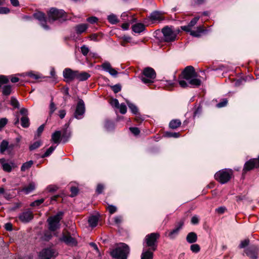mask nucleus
<instances>
[{
	"label": "nucleus",
	"instance_id": "f257e3e1",
	"mask_svg": "<svg viewBox=\"0 0 259 259\" xmlns=\"http://www.w3.org/2000/svg\"><path fill=\"white\" fill-rule=\"evenodd\" d=\"M182 78L188 81L187 82L184 80H180L179 81L180 85L183 88L189 87L195 88L201 85V80L197 78V73L196 72L194 68L192 66H187L182 72Z\"/></svg>",
	"mask_w": 259,
	"mask_h": 259
},
{
	"label": "nucleus",
	"instance_id": "f03ea898",
	"mask_svg": "<svg viewBox=\"0 0 259 259\" xmlns=\"http://www.w3.org/2000/svg\"><path fill=\"white\" fill-rule=\"evenodd\" d=\"M130 253V248L127 245L121 243L110 251V255L115 259H127Z\"/></svg>",
	"mask_w": 259,
	"mask_h": 259
},
{
	"label": "nucleus",
	"instance_id": "7ed1b4c3",
	"mask_svg": "<svg viewBox=\"0 0 259 259\" xmlns=\"http://www.w3.org/2000/svg\"><path fill=\"white\" fill-rule=\"evenodd\" d=\"M64 212L60 211L55 215L50 217L47 222L49 225V229L51 231L54 232L60 228V221L62 219L64 215Z\"/></svg>",
	"mask_w": 259,
	"mask_h": 259
},
{
	"label": "nucleus",
	"instance_id": "20e7f679",
	"mask_svg": "<svg viewBox=\"0 0 259 259\" xmlns=\"http://www.w3.org/2000/svg\"><path fill=\"white\" fill-rule=\"evenodd\" d=\"M48 21L53 23L56 20L64 21L66 20L65 12L63 10L52 8L48 13Z\"/></svg>",
	"mask_w": 259,
	"mask_h": 259
},
{
	"label": "nucleus",
	"instance_id": "39448f33",
	"mask_svg": "<svg viewBox=\"0 0 259 259\" xmlns=\"http://www.w3.org/2000/svg\"><path fill=\"white\" fill-rule=\"evenodd\" d=\"M156 75V72L152 68L146 67L143 71L141 79L145 84H151L154 82Z\"/></svg>",
	"mask_w": 259,
	"mask_h": 259
},
{
	"label": "nucleus",
	"instance_id": "423d86ee",
	"mask_svg": "<svg viewBox=\"0 0 259 259\" xmlns=\"http://www.w3.org/2000/svg\"><path fill=\"white\" fill-rule=\"evenodd\" d=\"M232 172V169L225 168L216 172L214 178L217 181L224 184L227 183L231 179Z\"/></svg>",
	"mask_w": 259,
	"mask_h": 259
},
{
	"label": "nucleus",
	"instance_id": "0eeeda50",
	"mask_svg": "<svg viewBox=\"0 0 259 259\" xmlns=\"http://www.w3.org/2000/svg\"><path fill=\"white\" fill-rule=\"evenodd\" d=\"M159 237L158 233H152L146 236L145 242L146 246L149 247L148 249L155 251L157 249V240Z\"/></svg>",
	"mask_w": 259,
	"mask_h": 259
},
{
	"label": "nucleus",
	"instance_id": "6e6552de",
	"mask_svg": "<svg viewBox=\"0 0 259 259\" xmlns=\"http://www.w3.org/2000/svg\"><path fill=\"white\" fill-rule=\"evenodd\" d=\"M161 32L163 34L162 39L164 41L169 42L176 40L177 34L171 27L165 26L162 29Z\"/></svg>",
	"mask_w": 259,
	"mask_h": 259
},
{
	"label": "nucleus",
	"instance_id": "1a4fd4ad",
	"mask_svg": "<svg viewBox=\"0 0 259 259\" xmlns=\"http://www.w3.org/2000/svg\"><path fill=\"white\" fill-rule=\"evenodd\" d=\"M57 251L54 248L49 247L43 249L39 252L38 259H51L58 255Z\"/></svg>",
	"mask_w": 259,
	"mask_h": 259
},
{
	"label": "nucleus",
	"instance_id": "9d476101",
	"mask_svg": "<svg viewBox=\"0 0 259 259\" xmlns=\"http://www.w3.org/2000/svg\"><path fill=\"white\" fill-rule=\"evenodd\" d=\"M85 111V104L82 99H79L74 113V117L77 119H81L84 116Z\"/></svg>",
	"mask_w": 259,
	"mask_h": 259
},
{
	"label": "nucleus",
	"instance_id": "9b49d317",
	"mask_svg": "<svg viewBox=\"0 0 259 259\" xmlns=\"http://www.w3.org/2000/svg\"><path fill=\"white\" fill-rule=\"evenodd\" d=\"M33 217L32 211L30 209H27L20 213L18 218L21 222L23 223H28L33 219Z\"/></svg>",
	"mask_w": 259,
	"mask_h": 259
},
{
	"label": "nucleus",
	"instance_id": "f8f14e48",
	"mask_svg": "<svg viewBox=\"0 0 259 259\" xmlns=\"http://www.w3.org/2000/svg\"><path fill=\"white\" fill-rule=\"evenodd\" d=\"M259 167V155L257 158L250 159L245 162L243 167V171L246 172L254 168Z\"/></svg>",
	"mask_w": 259,
	"mask_h": 259
},
{
	"label": "nucleus",
	"instance_id": "ddd939ff",
	"mask_svg": "<svg viewBox=\"0 0 259 259\" xmlns=\"http://www.w3.org/2000/svg\"><path fill=\"white\" fill-rule=\"evenodd\" d=\"M34 17L39 21L41 26L46 30L50 29V27L46 24L47 19L45 14L41 12H38L33 14Z\"/></svg>",
	"mask_w": 259,
	"mask_h": 259
},
{
	"label": "nucleus",
	"instance_id": "4468645a",
	"mask_svg": "<svg viewBox=\"0 0 259 259\" xmlns=\"http://www.w3.org/2000/svg\"><path fill=\"white\" fill-rule=\"evenodd\" d=\"M77 70H73L70 68H65L63 72V77L66 79V82L72 81L76 79Z\"/></svg>",
	"mask_w": 259,
	"mask_h": 259
},
{
	"label": "nucleus",
	"instance_id": "2eb2a0df",
	"mask_svg": "<svg viewBox=\"0 0 259 259\" xmlns=\"http://www.w3.org/2000/svg\"><path fill=\"white\" fill-rule=\"evenodd\" d=\"M0 163L5 171L10 172L13 168L17 167V165L13 161L6 162L4 158H0Z\"/></svg>",
	"mask_w": 259,
	"mask_h": 259
},
{
	"label": "nucleus",
	"instance_id": "dca6fc26",
	"mask_svg": "<svg viewBox=\"0 0 259 259\" xmlns=\"http://www.w3.org/2000/svg\"><path fill=\"white\" fill-rule=\"evenodd\" d=\"M246 254L252 259H257L259 248L256 246H252L244 250Z\"/></svg>",
	"mask_w": 259,
	"mask_h": 259
},
{
	"label": "nucleus",
	"instance_id": "f3484780",
	"mask_svg": "<svg viewBox=\"0 0 259 259\" xmlns=\"http://www.w3.org/2000/svg\"><path fill=\"white\" fill-rule=\"evenodd\" d=\"M60 240L69 245L75 246L77 244L76 240L74 238L71 236L70 233L63 235Z\"/></svg>",
	"mask_w": 259,
	"mask_h": 259
},
{
	"label": "nucleus",
	"instance_id": "a211bd4d",
	"mask_svg": "<svg viewBox=\"0 0 259 259\" xmlns=\"http://www.w3.org/2000/svg\"><path fill=\"white\" fill-rule=\"evenodd\" d=\"M103 69L108 72L111 75L116 76L118 74L117 71L113 68L108 62H105L102 64Z\"/></svg>",
	"mask_w": 259,
	"mask_h": 259
},
{
	"label": "nucleus",
	"instance_id": "6ab92c4d",
	"mask_svg": "<svg viewBox=\"0 0 259 259\" xmlns=\"http://www.w3.org/2000/svg\"><path fill=\"white\" fill-rule=\"evenodd\" d=\"M183 226V223L180 222L178 226H177L175 229L169 232L168 235L169 238L171 239H175L176 237L178 235L179 231L182 229Z\"/></svg>",
	"mask_w": 259,
	"mask_h": 259
},
{
	"label": "nucleus",
	"instance_id": "aec40b11",
	"mask_svg": "<svg viewBox=\"0 0 259 259\" xmlns=\"http://www.w3.org/2000/svg\"><path fill=\"white\" fill-rule=\"evenodd\" d=\"M199 19V17H195L192 19L189 23L187 25L183 26L181 27V29L186 32L190 31L192 27H193L197 22Z\"/></svg>",
	"mask_w": 259,
	"mask_h": 259
},
{
	"label": "nucleus",
	"instance_id": "412c9836",
	"mask_svg": "<svg viewBox=\"0 0 259 259\" xmlns=\"http://www.w3.org/2000/svg\"><path fill=\"white\" fill-rule=\"evenodd\" d=\"M153 251L151 249L144 248L141 254V259H153Z\"/></svg>",
	"mask_w": 259,
	"mask_h": 259
},
{
	"label": "nucleus",
	"instance_id": "4be33fe9",
	"mask_svg": "<svg viewBox=\"0 0 259 259\" xmlns=\"http://www.w3.org/2000/svg\"><path fill=\"white\" fill-rule=\"evenodd\" d=\"M61 140V132L60 131H55L52 135L51 140L55 143L58 144Z\"/></svg>",
	"mask_w": 259,
	"mask_h": 259
},
{
	"label": "nucleus",
	"instance_id": "5701e85b",
	"mask_svg": "<svg viewBox=\"0 0 259 259\" xmlns=\"http://www.w3.org/2000/svg\"><path fill=\"white\" fill-rule=\"evenodd\" d=\"M149 18L151 20L155 21H161L163 20L162 18V14L159 11H154L151 13Z\"/></svg>",
	"mask_w": 259,
	"mask_h": 259
},
{
	"label": "nucleus",
	"instance_id": "b1692460",
	"mask_svg": "<svg viewBox=\"0 0 259 259\" xmlns=\"http://www.w3.org/2000/svg\"><path fill=\"white\" fill-rule=\"evenodd\" d=\"M145 29V25L141 23H138L133 25L132 30L135 33H140Z\"/></svg>",
	"mask_w": 259,
	"mask_h": 259
},
{
	"label": "nucleus",
	"instance_id": "393cba45",
	"mask_svg": "<svg viewBox=\"0 0 259 259\" xmlns=\"http://www.w3.org/2000/svg\"><path fill=\"white\" fill-rule=\"evenodd\" d=\"M90 76L91 75L87 72H79L77 71L76 79L79 81H82L87 80Z\"/></svg>",
	"mask_w": 259,
	"mask_h": 259
},
{
	"label": "nucleus",
	"instance_id": "a878e982",
	"mask_svg": "<svg viewBox=\"0 0 259 259\" xmlns=\"http://www.w3.org/2000/svg\"><path fill=\"white\" fill-rule=\"evenodd\" d=\"M186 240L189 243H194L197 240V235L194 232H190L186 237Z\"/></svg>",
	"mask_w": 259,
	"mask_h": 259
},
{
	"label": "nucleus",
	"instance_id": "bb28decb",
	"mask_svg": "<svg viewBox=\"0 0 259 259\" xmlns=\"http://www.w3.org/2000/svg\"><path fill=\"white\" fill-rule=\"evenodd\" d=\"M2 94L4 96H8L12 93V88L11 85H5L2 89Z\"/></svg>",
	"mask_w": 259,
	"mask_h": 259
},
{
	"label": "nucleus",
	"instance_id": "cd10ccee",
	"mask_svg": "<svg viewBox=\"0 0 259 259\" xmlns=\"http://www.w3.org/2000/svg\"><path fill=\"white\" fill-rule=\"evenodd\" d=\"M88 28V25L86 24H80L75 26V29L77 34H81Z\"/></svg>",
	"mask_w": 259,
	"mask_h": 259
},
{
	"label": "nucleus",
	"instance_id": "c85d7f7f",
	"mask_svg": "<svg viewBox=\"0 0 259 259\" xmlns=\"http://www.w3.org/2000/svg\"><path fill=\"white\" fill-rule=\"evenodd\" d=\"M98 221L99 218L98 216L92 215L89 218L88 222L90 226L92 228H94L97 226Z\"/></svg>",
	"mask_w": 259,
	"mask_h": 259
},
{
	"label": "nucleus",
	"instance_id": "c756f323",
	"mask_svg": "<svg viewBox=\"0 0 259 259\" xmlns=\"http://www.w3.org/2000/svg\"><path fill=\"white\" fill-rule=\"evenodd\" d=\"M181 121L180 119H176L171 120L169 123V127L171 129H176L180 126Z\"/></svg>",
	"mask_w": 259,
	"mask_h": 259
},
{
	"label": "nucleus",
	"instance_id": "7c9ffc66",
	"mask_svg": "<svg viewBox=\"0 0 259 259\" xmlns=\"http://www.w3.org/2000/svg\"><path fill=\"white\" fill-rule=\"evenodd\" d=\"M126 104L128 106L131 111L135 115H137L139 112V110L137 107L134 104L131 103L128 100H126Z\"/></svg>",
	"mask_w": 259,
	"mask_h": 259
},
{
	"label": "nucleus",
	"instance_id": "2f4dec72",
	"mask_svg": "<svg viewBox=\"0 0 259 259\" xmlns=\"http://www.w3.org/2000/svg\"><path fill=\"white\" fill-rule=\"evenodd\" d=\"M35 189V184L33 183H30L27 186L24 187L22 189V191L26 194H28L31 192Z\"/></svg>",
	"mask_w": 259,
	"mask_h": 259
},
{
	"label": "nucleus",
	"instance_id": "473e14b6",
	"mask_svg": "<svg viewBox=\"0 0 259 259\" xmlns=\"http://www.w3.org/2000/svg\"><path fill=\"white\" fill-rule=\"evenodd\" d=\"M33 164V161L32 160H29L28 161H27V162L24 163L21 167V170L22 171H26V170H27L29 168H30Z\"/></svg>",
	"mask_w": 259,
	"mask_h": 259
},
{
	"label": "nucleus",
	"instance_id": "72a5a7b5",
	"mask_svg": "<svg viewBox=\"0 0 259 259\" xmlns=\"http://www.w3.org/2000/svg\"><path fill=\"white\" fill-rule=\"evenodd\" d=\"M21 124L24 128L28 127L29 126V119L28 116H23L21 118Z\"/></svg>",
	"mask_w": 259,
	"mask_h": 259
},
{
	"label": "nucleus",
	"instance_id": "f704fd0d",
	"mask_svg": "<svg viewBox=\"0 0 259 259\" xmlns=\"http://www.w3.org/2000/svg\"><path fill=\"white\" fill-rule=\"evenodd\" d=\"M9 143L6 140H3L0 144V151L4 153L8 148Z\"/></svg>",
	"mask_w": 259,
	"mask_h": 259
},
{
	"label": "nucleus",
	"instance_id": "c9c22d12",
	"mask_svg": "<svg viewBox=\"0 0 259 259\" xmlns=\"http://www.w3.org/2000/svg\"><path fill=\"white\" fill-rule=\"evenodd\" d=\"M56 148V146H51L49 149H48L47 150V151L45 152V153L43 155H41V157L45 158V157L49 156L53 153V152L55 150Z\"/></svg>",
	"mask_w": 259,
	"mask_h": 259
},
{
	"label": "nucleus",
	"instance_id": "e433bc0d",
	"mask_svg": "<svg viewBox=\"0 0 259 259\" xmlns=\"http://www.w3.org/2000/svg\"><path fill=\"white\" fill-rule=\"evenodd\" d=\"M164 136L167 138H178L180 137V135L179 133H176V132H166L164 133Z\"/></svg>",
	"mask_w": 259,
	"mask_h": 259
},
{
	"label": "nucleus",
	"instance_id": "4c0bfd02",
	"mask_svg": "<svg viewBox=\"0 0 259 259\" xmlns=\"http://www.w3.org/2000/svg\"><path fill=\"white\" fill-rule=\"evenodd\" d=\"M105 127L108 131H111L114 129V124L111 121L107 120L105 123Z\"/></svg>",
	"mask_w": 259,
	"mask_h": 259
},
{
	"label": "nucleus",
	"instance_id": "58836bf2",
	"mask_svg": "<svg viewBox=\"0 0 259 259\" xmlns=\"http://www.w3.org/2000/svg\"><path fill=\"white\" fill-rule=\"evenodd\" d=\"M107 19L108 21L112 24H114L118 22V19L116 15L114 14H111L108 16Z\"/></svg>",
	"mask_w": 259,
	"mask_h": 259
},
{
	"label": "nucleus",
	"instance_id": "ea45409f",
	"mask_svg": "<svg viewBox=\"0 0 259 259\" xmlns=\"http://www.w3.org/2000/svg\"><path fill=\"white\" fill-rule=\"evenodd\" d=\"M41 145V141H37L34 142L32 144L29 146V149L30 151L34 150L39 148Z\"/></svg>",
	"mask_w": 259,
	"mask_h": 259
},
{
	"label": "nucleus",
	"instance_id": "a19ab883",
	"mask_svg": "<svg viewBox=\"0 0 259 259\" xmlns=\"http://www.w3.org/2000/svg\"><path fill=\"white\" fill-rule=\"evenodd\" d=\"M44 128H45L44 124H41L40 126H39L38 127V128H37V130L36 131V134L35 135V136H34L35 139L39 137L41 135V133H42V132L44 130Z\"/></svg>",
	"mask_w": 259,
	"mask_h": 259
},
{
	"label": "nucleus",
	"instance_id": "79ce46f5",
	"mask_svg": "<svg viewBox=\"0 0 259 259\" xmlns=\"http://www.w3.org/2000/svg\"><path fill=\"white\" fill-rule=\"evenodd\" d=\"M190 249L193 252L198 253L200 250V247L198 244H193L191 245Z\"/></svg>",
	"mask_w": 259,
	"mask_h": 259
},
{
	"label": "nucleus",
	"instance_id": "37998d69",
	"mask_svg": "<svg viewBox=\"0 0 259 259\" xmlns=\"http://www.w3.org/2000/svg\"><path fill=\"white\" fill-rule=\"evenodd\" d=\"M11 105L15 108H18L19 107V103L18 100L14 97H12L11 98Z\"/></svg>",
	"mask_w": 259,
	"mask_h": 259
},
{
	"label": "nucleus",
	"instance_id": "c03bdc74",
	"mask_svg": "<svg viewBox=\"0 0 259 259\" xmlns=\"http://www.w3.org/2000/svg\"><path fill=\"white\" fill-rule=\"evenodd\" d=\"M80 51L83 56H86L89 53L90 50L86 45H83L80 47Z\"/></svg>",
	"mask_w": 259,
	"mask_h": 259
},
{
	"label": "nucleus",
	"instance_id": "a18cd8bd",
	"mask_svg": "<svg viewBox=\"0 0 259 259\" xmlns=\"http://www.w3.org/2000/svg\"><path fill=\"white\" fill-rule=\"evenodd\" d=\"M117 109H119L120 113L122 114H125L127 111L126 106L124 103H121V104H119Z\"/></svg>",
	"mask_w": 259,
	"mask_h": 259
},
{
	"label": "nucleus",
	"instance_id": "49530a36",
	"mask_svg": "<svg viewBox=\"0 0 259 259\" xmlns=\"http://www.w3.org/2000/svg\"><path fill=\"white\" fill-rule=\"evenodd\" d=\"M1 195H3L4 197L7 200L10 197V194L6 192L3 188H0V196Z\"/></svg>",
	"mask_w": 259,
	"mask_h": 259
},
{
	"label": "nucleus",
	"instance_id": "de8ad7c7",
	"mask_svg": "<svg viewBox=\"0 0 259 259\" xmlns=\"http://www.w3.org/2000/svg\"><path fill=\"white\" fill-rule=\"evenodd\" d=\"M70 136V134L69 133L67 134V131L65 130L63 132L62 135L61 134V138L63 139V143L66 142L68 141Z\"/></svg>",
	"mask_w": 259,
	"mask_h": 259
},
{
	"label": "nucleus",
	"instance_id": "09e8293b",
	"mask_svg": "<svg viewBox=\"0 0 259 259\" xmlns=\"http://www.w3.org/2000/svg\"><path fill=\"white\" fill-rule=\"evenodd\" d=\"M45 201V199L44 198H41L40 199H37L32 202L31 203L30 206H38L41 204H42Z\"/></svg>",
	"mask_w": 259,
	"mask_h": 259
},
{
	"label": "nucleus",
	"instance_id": "8fccbe9b",
	"mask_svg": "<svg viewBox=\"0 0 259 259\" xmlns=\"http://www.w3.org/2000/svg\"><path fill=\"white\" fill-rule=\"evenodd\" d=\"M249 244V240L248 239H246L244 240H242L241 241L239 245V248H244L247 246H248Z\"/></svg>",
	"mask_w": 259,
	"mask_h": 259
},
{
	"label": "nucleus",
	"instance_id": "3c124183",
	"mask_svg": "<svg viewBox=\"0 0 259 259\" xmlns=\"http://www.w3.org/2000/svg\"><path fill=\"white\" fill-rule=\"evenodd\" d=\"M112 91L115 93L119 92L121 90V86L120 84H116L111 87Z\"/></svg>",
	"mask_w": 259,
	"mask_h": 259
},
{
	"label": "nucleus",
	"instance_id": "603ef678",
	"mask_svg": "<svg viewBox=\"0 0 259 259\" xmlns=\"http://www.w3.org/2000/svg\"><path fill=\"white\" fill-rule=\"evenodd\" d=\"M110 104L113 107L117 109L119 105V102L116 99H112L110 102Z\"/></svg>",
	"mask_w": 259,
	"mask_h": 259
},
{
	"label": "nucleus",
	"instance_id": "864d4df0",
	"mask_svg": "<svg viewBox=\"0 0 259 259\" xmlns=\"http://www.w3.org/2000/svg\"><path fill=\"white\" fill-rule=\"evenodd\" d=\"M26 75L35 79L40 78V76L38 74H34L32 71L26 73Z\"/></svg>",
	"mask_w": 259,
	"mask_h": 259
},
{
	"label": "nucleus",
	"instance_id": "5fc2aeb1",
	"mask_svg": "<svg viewBox=\"0 0 259 259\" xmlns=\"http://www.w3.org/2000/svg\"><path fill=\"white\" fill-rule=\"evenodd\" d=\"M9 82L8 78L4 75H0V87L5 83H7Z\"/></svg>",
	"mask_w": 259,
	"mask_h": 259
},
{
	"label": "nucleus",
	"instance_id": "6e6d98bb",
	"mask_svg": "<svg viewBox=\"0 0 259 259\" xmlns=\"http://www.w3.org/2000/svg\"><path fill=\"white\" fill-rule=\"evenodd\" d=\"M228 103V101L226 99H224L221 102H219L217 104V107L218 108H222L227 105Z\"/></svg>",
	"mask_w": 259,
	"mask_h": 259
},
{
	"label": "nucleus",
	"instance_id": "4d7b16f0",
	"mask_svg": "<svg viewBox=\"0 0 259 259\" xmlns=\"http://www.w3.org/2000/svg\"><path fill=\"white\" fill-rule=\"evenodd\" d=\"M130 130L135 136L138 135L140 133L139 128L136 127H130Z\"/></svg>",
	"mask_w": 259,
	"mask_h": 259
},
{
	"label": "nucleus",
	"instance_id": "13d9d810",
	"mask_svg": "<svg viewBox=\"0 0 259 259\" xmlns=\"http://www.w3.org/2000/svg\"><path fill=\"white\" fill-rule=\"evenodd\" d=\"M70 191L71 192L70 196L71 197H73L77 195V194L78 193V190L75 187H72L70 189Z\"/></svg>",
	"mask_w": 259,
	"mask_h": 259
},
{
	"label": "nucleus",
	"instance_id": "bf43d9fd",
	"mask_svg": "<svg viewBox=\"0 0 259 259\" xmlns=\"http://www.w3.org/2000/svg\"><path fill=\"white\" fill-rule=\"evenodd\" d=\"M107 209L110 214L114 213L117 210L116 207L112 205H108Z\"/></svg>",
	"mask_w": 259,
	"mask_h": 259
},
{
	"label": "nucleus",
	"instance_id": "052dcab7",
	"mask_svg": "<svg viewBox=\"0 0 259 259\" xmlns=\"http://www.w3.org/2000/svg\"><path fill=\"white\" fill-rule=\"evenodd\" d=\"M56 109L55 104L53 102V98H52L50 105V114H52Z\"/></svg>",
	"mask_w": 259,
	"mask_h": 259
},
{
	"label": "nucleus",
	"instance_id": "680f3d73",
	"mask_svg": "<svg viewBox=\"0 0 259 259\" xmlns=\"http://www.w3.org/2000/svg\"><path fill=\"white\" fill-rule=\"evenodd\" d=\"M8 123V119L6 118L0 119V128L4 127Z\"/></svg>",
	"mask_w": 259,
	"mask_h": 259
},
{
	"label": "nucleus",
	"instance_id": "e2e57ef3",
	"mask_svg": "<svg viewBox=\"0 0 259 259\" xmlns=\"http://www.w3.org/2000/svg\"><path fill=\"white\" fill-rule=\"evenodd\" d=\"M104 189V187L102 184H98L96 189V192L98 194H101Z\"/></svg>",
	"mask_w": 259,
	"mask_h": 259
},
{
	"label": "nucleus",
	"instance_id": "0e129e2a",
	"mask_svg": "<svg viewBox=\"0 0 259 259\" xmlns=\"http://www.w3.org/2000/svg\"><path fill=\"white\" fill-rule=\"evenodd\" d=\"M189 32H190V34L193 36H195V37H199L200 36V31H198L197 30L196 31H195V30H190V31H189Z\"/></svg>",
	"mask_w": 259,
	"mask_h": 259
},
{
	"label": "nucleus",
	"instance_id": "69168bd1",
	"mask_svg": "<svg viewBox=\"0 0 259 259\" xmlns=\"http://www.w3.org/2000/svg\"><path fill=\"white\" fill-rule=\"evenodd\" d=\"M114 222L116 224H119L122 222V217L120 215L116 216L114 218Z\"/></svg>",
	"mask_w": 259,
	"mask_h": 259
},
{
	"label": "nucleus",
	"instance_id": "338daca9",
	"mask_svg": "<svg viewBox=\"0 0 259 259\" xmlns=\"http://www.w3.org/2000/svg\"><path fill=\"white\" fill-rule=\"evenodd\" d=\"M98 21V18L96 17H91L87 19V21L91 24H94L97 22Z\"/></svg>",
	"mask_w": 259,
	"mask_h": 259
},
{
	"label": "nucleus",
	"instance_id": "774afa93",
	"mask_svg": "<svg viewBox=\"0 0 259 259\" xmlns=\"http://www.w3.org/2000/svg\"><path fill=\"white\" fill-rule=\"evenodd\" d=\"M21 206V203L16 202L14 204V206L10 207V210L11 211H15L17 209L19 208Z\"/></svg>",
	"mask_w": 259,
	"mask_h": 259
}]
</instances>
